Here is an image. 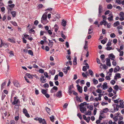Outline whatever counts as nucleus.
Segmentation results:
<instances>
[{"instance_id":"f3484780","label":"nucleus","mask_w":124,"mask_h":124,"mask_svg":"<svg viewBox=\"0 0 124 124\" xmlns=\"http://www.w3.org/2000/svg\"><path fill=\"white\" fill-rule=\"evenodd\" d=\"M106 59V65L108 66H111V64L110 61V60L109 59L107 58Z\"/></svg>"},{"instance_id":"2f4dec72","label":"nucleus","mask_w":124,"mask_h":124,"mask_svg":"<svg viewBox=\"0 0 124 124\" xmlns=\"http://www.w3.org/2000/svg\"><path fill=\"white\" fill-rule=\"evenodd\" d=\"M112 7V5L111 4L108 5L107 6V8L108 9H111Z\"/></svg>"},{"instance_id":"c03bdc74","label":"nucleus","mask_w":124,"mask_h":124,"mask_svg":"<svg viewBox=\"0 0 124 124\" xmlns=\"http://www.w3.org/2000/svg\"><path fill=\"white\" fill-rule=\"evenodd\" d=\"M118 116H115L113 118V119L116 122L118 120Z\"/></svg>"},{"instance_id":"69168bd1","label":"nucleus","mask_w":124,"mask_h":124,"mask_svg":"<svg viewBox=\"0 0 124 124\" xmlns=\"http://www.w3.org/2000/svg\"><path fill=\"white\" fill-rule=\"evenodd\" d=\"M63 1L66 3H68L70 2L71 0H63Z\"/></svg>"},{"instance_id":"79ce46f5","label":"nucleus","mask_w":124,"mask_h":124,"mask_svg":"<svg viewBox=\"0 0 124 124\" xmlns=\"http://www.w3.org/2000/svg\"><path fill=\"white\" fill-rule=\"evenodd\" d=\"M114 89L116 91H118V90L119 88L118 86L117 85H115L114 87Z\"/></svg>"},{"instance_id":"9b49d317","label":"nucleus","mask_w":124,"mask_h":124,"mask_svg":"<svg viewBox=\"0 0 124 124\" xmlns=\"http://www.w3.org/2000/svg\"><path fill=\"white\" fill-rule=\"evenodd\" d=\"M77 86L79 92L80 93H82V87L80 86L79 85H77Z\"/></svg>"},{"instance_id":"ea45409f","label":"nucleus","mask_w":124,"mask_h":124,"mask_svg":"<svg viewBox=\"0 0 124 124\" xmlns=\"http://www.w3.org/2000/svg\"><path fill=\"white\" fill-rule=\"evenodd\" d=\"M43 86L45 88H48L49 87V85L47 83H46Z\"/></svg>"},{"instance_id":"a18cd8bd","label":"nucleus","mask_w":124,"mask_h":124,"mask_svg":"<svg viewBox=\"0 0 124 124\" xmlns=\"http://www.w3.org/2000/svg\"><path fill=\"white\" fill-rule=\"evenodd\" d=\"M11 23L13 25L15 26H17V23L15 22L14 21H11Z\"/></svg>"},{"instance_id":"13d9d810","label":"nucleus","mask_w":124,"mask_h":124,"mask_svg":"<svg viewBox=\"0 0 124 124\" xmlns=\"http://www.w3.org/2000/svg\"><path fill=\"white\" fill-rule=\"evenodd\" d=\"M115 83L116 81L114 80H112L110 82L111 84L112 85L114 84Z\"/></svg>"},{"instance_id":"c756f323","label":"nucleus","mask_w":124,"mask_h":124,"mask_svg":"<svg viewBox=\"0 0 124 124\" xmlns=\"http://www.w3.org/2000/svg\"><path fill=\"white\" fill-rule=\"evenodd\" d=\"M116 2L119 4H122V0H116Z\"/></svg>"},{"instance_id":"a19ab883","label":"nucleus","mask_w":124,"mask_h":124,"mask_svg":"<svg viewBox=\"0 0 124 124\" xmlns=\"http://www.w3.org/2000/svg\"><path fill=\"white\" fill-rule=\"evenodd\" d=\"M14 85L16 87H18L19 85V84L17 82H14Z\"/></svg>"},{"instance_id":"7c9ffc66","label":"nucleus","mask_w":124,"mask_h":124,"mask_svg":"<svg viewBox=\"0 0 124 124\" xmlns=\"http://www.w3.org/2000/svg\"><path fill=\"white\" fill-rule=\"evenodd\" d=\"M28 53L29 54L31 55H33V52L31 50H29L28 51Z\"/></svg>"},{"instance_id":"0eeeda50","label":"nucleus","mask_w":124,"mask_h":124,"mask_svg":"<svg viewBox=\"0 0 124 124\" xmlns=\"http://www.w3.org/2000/svg\"><path fill=\"white\" fill-rule=\"evenodd\" d=\"M120 105H119V107L122 108L124 107V101L123 100H120L119 101Z\"/></svg>"},{"instance_id":"4c0bfd02","label":"nucleus","mask_w":124,"mask_h":124,"mask_svg":"<svg viewBox=\"0 0 124 124\" xmlns=\"http://www.w3.org/2000/svg\"><path fill=\"white\" fill-rule=\"evenodd\" d=\"M119 16L121 17H123L124 16V13L123 12H120L119 14Z\"/></svg>"},{"instance_id":"1a4fd4ad","label":"nucleus","mask_w":124,"mask_h":124,"mask_svg":"<svg viewBox=\"0 0 124 124\" xmlns=\"http://www.w3.org/2000/svg\"><path fill=\"white\" fill-rule=\"evenodd\" d=\"M102 87L103 90H105L108 88L107 84L106 82L104 83L103 85H102Z\"/></svg>"},{"instance_id":"a211bd4d","label":"nucleus","mask_w":124,"mask_h":124,"mask_svg":"<svg viewBox=\"0 0 124 124\" xmlns=\"http://www.w3.org/2000/svg\"><path fill=\"white\" fill-rule=\"evenodd\" d=\"M66 21L64 19H63L62 20V25L64 27L66 25Z\"/></svg>"},{"instance_id":"dca6fc26","label":"nucleus","mask_w":124,"mask_h":124,"mask_svg":"<svg viewBox=\"0 0 124 124\" xmlns=\"http://www.w3.org/2000/svg\"><path fill=\"white\" fill-rule=\"evenodd\" d=\"M108 56L110 59L113 60H114L115 57V56L112 54H109Z\"/></svg>"},{"instance_id":"f704fd0d","label":"nucleus","mask_w":124,"mask_h":124,"mask_svg":"<svg viewBox=\"0 0 124 124\" xmlns=\"http://www.w3.org/2000/svg\"><path fill=\"white\" fill-rule=\"evenodd\" d=\"M15 6V5L14 4H12L8 5V6L10 8H12L14 7Z\"/></svg>"},{"instance_id":"5701e85b","label":"nucleus","mask_w":124,"mask_h":124,"mask_svg":"<svg viewBox=\"0 0 124 124\" xmlns=\"http://www.w3.org/2000/svg\"><path fill=\"white\" fill-rule=\"evenodd\" d=\"M6 82H4L1 85V88L2 89H3L5 87V85L6 84Z\"/></svg>"},{"instance_id":"f257e3e1","label":"nucleus","mask_w":124,"mask_h":124,"mask_svg":"<svg viewBox=\"0 0 124 124\" xmlns=\"http://www.w3.org/2000/svg\"><path fill=\"white\" fill-rule=\"evenodd\" d=\"M113 107L110 109L111 111L113 113H114L116 111H118L119 108V105L117 104H115L113 105Z\"/></svg>"},{"instance_id":"49530a36","label":"nucleus","mask_w":124,"mask_h":124,"mask_svg":"<svg viewBox=\"0 0 124 124\" xmlns=\"http://www.w3.org/2000/svg\"><path fill=\"white\" fill-rule=\"evenodd\" d=\"M80 110L81 112L82 113L84 112V107H82L80 108Z\"/></svg>"},{"instance_id":"603ef678","label":"nucleus","mask_w":124,"mask_h":124,"mask_svg":"<svg viewBox=\"0 0 124 124\" xmlns=\"http://www.w3.org/2000/svg\"><path fill=\"white\" fill-rule=\"evenodd\" d=\"M99 102H94V106L95 107H97L99 104Z\"/></svg>"},{"instance_id":"0e129e2a","label":"nucleus","mask_w":124,"mask_h":124,"mask_svg":"<svg viewBox=\"0 0 124 124\" xmlns=\"http://www.w3.org/2000/svg\"><path fill=\"white\" fill-rule=\"evenodd\" d=\"M66 57L67 59L69 60H71V56L70 55H67Z\"/></svg>"},{"instance_id":"338daca9","label":"nucleus","mask_w":124,"mask_h":124,"mask_svg":"<svg viewBox=\"0 0 124 124\" xmlns=\"http://www.w3.org/2000/svg\"><path fill=\"white\" fill-rule=\"evenodd\" d=\"M63 71L65 74L67 73L68 72V70L67 69H65V68L63 69Z\"/></svg>"},{"instance_id":"4be33fe9","label":"nucleus","mask_w":124,"mask_h":124,"mask_svg":"<svg viewBox=\"0 0 124 124\" xmlns=\"http://www.w3.org/2000/svg\"><path fill=\"white\" fill-rule=\"evenodd\" d=\"M120 24V23L118 21H117L114 24V27H116V26H118Z\"/></svg>"},{"instance_id":"f8f14e48","label":"nucleus","mask_w":124,"mask_h":124,"mask_svg":"<svg viewBox=\"0 0 124 124\" xmlns=\"http://www.w3.org/2000/svg\"><path fill=\"white\" fill-rule=\"evenodd\" d=\"M62 96V91H59L56 94V96L60 98Z\"/></svg>"},{"instance_id":"423d86ee","label":"nucleus","mask_w":124,"mask_h":124,"mask_svg":"<svg viewBox=\"0 0 124 124\" xmlns=\"http://www.w3.org/2000/svg\"><path fill=\"white\" fill-rule=\"evenodd\" d=\"M41 82V83H45L46 82V79L43 76H41V78H40Z\"/></svg>"},{"instance_id":"bb28decb","label":"nucleus","mask_w":124,"mask_h":124,"mask_svg":"<svg viewBox=\"0 0 124 124\" xmlns=\"http://www.w3.org/2000/svg\"><path fill=\"white\" fill-rule=\"evenodd\" d=\"M45 108L48 114H49L50 112V109L47 107H46Z\"/></svg>"},{"instance_id":"412c9836","label":"nucleus","mask_w":124,"mask_h":124,"mask_svg":"<svg viewBox=\"0 0 124 124\" xmlns=\"http://www.w3.org/2000/svg\"><path fill=\"white\" fill-rule=\"evenodd\" d=\"M26 76H27L29 78L31 79L32 78V75H31L30 74L27 73L26 74Z\"/></svg>"},{"instance_id":"09e8293b","label":"nucleus","mask_w":124,"mask_h":124,"mask_svg":"<svg viewBox=\"0 0 124 124\" xmlns=\"http://www.w3.org/2000/svg\"><path fill=\"white\" fill-rule=\"evenodd\" d=\"M114 115L115 116H118V117L121 116V114L119 112H118L115 114Z\"/></svg>"},{"instance_id":"f03ea898","label":"nucleus","mask_w":124,"mask_h":124,"mask_svg":"<svg viewBox=\"0 0 124 124\" xmlns=\"http://www.w3.org/2000/svg\"><path fill=\"white\" fill-rule=\"evenodd\" d=\"M47 20V16L46 15L43 14L41 18V22L44 24H45L48 22Z\"/></svg>"},{"instance_id":"393cba45","label":"nucleus","mask_w":124,"mask_h":124,"mask_svg":"<svg viewBox=\"0 0 124 124\" xmlns=\"http://www.w3.org/2000/svg\"><path fill=\"white\" fill-rule=\"evenodd\" d=\"M11 13L12 14L13 17H15L16 15V12L15 11H12L11 12Z\"/></svg>"},{"instance_id":"aec40b11","label":"nucleus","mask_w":124,"mask_h":124,"mask_svg":"<svg viewBox=\"0 0 124 124\" xmlns=\"http://www.w3.org/2000/svg\"><path fill=\"white\" fill-rule=\"evenodd\" d=\"M77 57H76L75 56L74 59L73 61V64L74 65H76L77 64Z\"/></svg>"},{"instance_id":"4d7b16f0","label":"nucleus","mask_w":124,"mask_h":124,"mask_svg":"<svg viewBox=\"0 0 124 124\" xmlns=\"http://www.w3.org/2000/svg\"><path fill=\"white\" fill-rule=\"evenodd\" d=\"M90 120V118L89 116H88L86 119V121L87 123L89 122V121Z\"/></svg>"},{"instance_id":"7ed1b4c3","label":"nucleus","mask_w":124,"mask_h":124,"mask_svg":"<svg viewBox=\"0 0 124 124\" xmlns=\"http://www.w3.org/2000/svg\"><path fill=\"white\" fill-rule=\"evenodd\" d=\"M103 8L102 6L101 5H99V14H98V16L100 17L101 15V13L103 11Z\"/></svg>"},{"instance_id":"4468645a","label":"nucleus","mask_w":124,"mask_h":124,"mask_svg":"<svg viewBox=\"0 0 124 124\" xmlns=\"http://www.w3.org/2000/svg\"><path fill=\"white\" fill-rule=\"evenodd\" d=\"M120 74L119 73H116V74L115 76L114 77V79L116 80L117 79L119 78H121Z\"/></svg>"},{"instance_id":"ddd939ff","label":"nucleus","mask_w":124,"mask_h":124,"mask_svg":"<svg viewBox=\"0 0 124 124\" xmlns=\"http://www.w3.org/2000/svg\"><path fill=\"white\" fill-rule=\"evenodd\" d=\"M3 46L5 47H7L8 46V44L6 43H3L2 41H1V44H0V47Z\"/></svg>"},{"instance_id":"e2e57ef3","label":"nucleus","mask_w":124,"mask_h":124,"mask_svg":"<svg viewBox=\"0 0 124 124\" xmlns=\"http://www.w3.org/2000/svg\"><path fill=\"white\" fill-rule=\"evenodd\" d=\"M123 26L121 25H120L118 26L117 27V28L119 29H123Z\"/></svg>"},{"instance_id":"2eb2a0df","label":"nucleus","mask_w":124,"mask_h":124,"mask_svg":"<svg viewBox=\"0 0 124 124\" xmlns=\"http://www.w3.org/2000/svg\"><path fill=\"white\" fill-rule=\"evenodd\" d=\"M120 69V68L118 66H116L114 69V72L115 73L119 71V70Z\"/></svg>"},{"instance_id":"c85d7f7f","label":"nucleus","mask_w":124,"mask_h":124,"mask_svg":"<svg viewBox=\"0 0 124 124\" xmlns=\"http://www.w3.org/2000/svg\"><path fill=\"white\" fill-rule=\"evenodd\" d=\"M19 100L18 99H17L16 100H14V101L12 102V104L13 105H15L16 104H17L18 101Z\"/></svg>"},{"instance_id":"de8ad7c7","label":"nucleus","mask_w":124,"mask_h":124,"mask_svg":"<svg viewBox=\"0 0 124 124\" xmlns=\"http://www.w3.org/2000/svg\"><path fill=\"white\" fill-rule=\"evenodd\" d=\"M77 116L79 117L80 120L82 119V117L81 114L80 113H78L77 114Z\"/></svg>"},{"instance_id":"5fc2aeb1","label":"nucleus","mask_w":124,"mask_h":124,"mask_svg":"<svg viewBox=\"0 0 124 124\" xmlns=\"http://www.w3.org/2000/svg\"><path fill=\"white\" fill-rule=\"evenodd\" d=\"M112 63V64L114 66H115L116 65V62L114 60L113 61Z\"/></svg>"},{"instance_id":"6e6552de","label":"nucleus","mask_w":124,"mask_h":124,"mask_svg":"<svg viewBox=\"0 0 124 124\" xmlns=\"http://www.w3.org/2000/svg\"><path fill=\"white\" fill-rule=\"evenodd\" d=\"M108 16H110V17H109L108 18V19L110 21H111L113 20V16L112 14H109Z\"/></svg>"},{"instance_id":"e433bc0d","label":"nucleus","mask_w":124,"mask_h":124,"mask_svg":"<svg viewBox=\"0 0 124 124\" xmlns=\"http://www.w3.org/2000/svg\"><path fill=\"white\" fill-rule=\"evenodd\" d=\"M85 95V100L87 101L88 102L89 101H90L88 100V96L86 94H84Z\"/></svg>"},{"instance_id":"6ab92c4d","label":"nucleus","mask_w":124,"mask_h":124,"mask_svg":"<svg viewBox=\"0 0 124 124\" xmlns=\"http://www.w3.org/2000/svg\"><path fill=\"white\" fill-rule=\"evenodd\" d=\"M93 29L92 28V26H91L90 27V28L88 30L89 32L88 34H90L92 33L93 32V31H92Z\"/></svg>"},{"instance_id":"b1692460","label":"nucleus","mask_w":124,"mask_h":124,"mask_svg":"<svg viewBox=\"0 0 124 124\" xmlns=\"http://www.w3.org/2000/svg\"><path fill=\"white\" fill-rule=\"evenodd\" d=\"M91 111H88L87 112H86L85 113V115H90L91 114Z\"/></svg>"},{"instance_id":"052dcab7","label":"nucleus","mask_w":124,"mask_h":124,"mask_svg":"<svg viewBox=\"0 0 124 124\" xmlns=\"http://www.w3.org/2000/svg\"><path fill=\"white\" fill-rule=\"evenodd\" d=\"M9 53L10 54V55H9L10 56H12L14 55L13 52L12 51H10V52H9Z\"/></svg>"},{"instance_id":"58836bf2","label":"nucleus","mask_w":124,"mask_h":124,"mask_svg":"<svg viewBox=\"0 0 124 124\" xmlns=\"http://www.w3.org/2000/svg\"><path fill=\"white\" fill-rule=\"evenodd\" d=\"M108 111V109L107 108L104 109L103 110V112L104 113H106Z\"/></svg>"},{"instance_id":"3c124183","label":"nucleus","mask_w":124,"mask_h":124,"mask_svg":"<svg viewBox=\"0 0 124 124\" xmlns=\"http://www.w3.org/2000/svg\"><path fill=\"white\" fill-rule=\"evenodd\" d=\"M23 111L24 114L28 112L27 111L26 108H24L23 110Z\"/></svg>"},{"instance_id":"6e6d98bb","label":"nucleus","mask_w":124,"mask_h":124,"mask_svg":"<svg viewBox=\"0 0 124 124\" xmlns=\"http://www.w3.org/2000/svg\"><path fill=\"white\" fill-rule=\"evenodd\" d=\"M50 72L52 75H53L55 72V70H53Z\"/></svg>"},{"instance_id":"774afa93","label":"nucleus","mask_w":124,"mask_h":124,"mask_svg":"<svg viewBox=\"0 0 124 124\" xmlns=\"http://www.w3.org/2000/svg\"><path fill=\"white\" fill-rule=\"evenodd\" d=\"M58 75H55L54 78V80H58Z\"/></svg>"},{"instance_id":"bf43d9fd","label":"nucleus","mask_w":124,"mask_h":124,"mask_svg":"<svg viewBox=\"0 0 124 124\" xmlns=\"http://www.w3.org/2000/svg\"><path fill=\"white\" fill-rule=\"evenodd\" d=\"M5 8L4 7H2L1 8V11L2 12H3V13H4L5 12Z\"/></svg>"},{"instance_id":"37998d69","label":"nucleus","mask_w":124,"mask_h":124,"mask_svg":"<svg viewBox=\"0 0 124 124\" xmlns=\"http://www.w3.org/2000/svg\"><path fill=\"white\" fill-rule=\"evenodd\" d=\"M105 117V116H102L101 115H100L99 117V120L101 121V120L102 118H104Z\"/></svg>"},{"instance_id":"c9c22d12","label":"nucleus","mask_w":124,"mask_h":124,"mask_svg":"<svg viewBox=\"0 0 124 124\" xmlns=\"http://www.w3.org/2000/svg\"><path fill=\"white\" fill-rule=\"evenodd\" d=\"M41 92L43 94L45 95L46 93V90L44 89L42 90H41Z\"/></svg>"},{"instance_id":"20e7f679","label":"nucleus","mask_w":124,"mask_h":124,"mask_svg":"<svg viewBox=\"0 0 124 124\" xmlns=\"http://www.w3.org/2000/svg\"><path fill=\"white\" fill-rule=\"evenodd\" d=\"M38 121L39 122V123H42V124H47L46 122L45 119H42V118H39L38 119Z\"/></svg>"},{"instance_id":"680f3d73","label":"nucleus","mask_w":124,"mask_h":124,"mask_svg":"<svg viewBox=\"0 0 124 124\" xmlns=\"http://www.w3.org/2000/svg\"><path fill=\"white\" fill-rule=\"evenodd\" d=\"M97 92L98 93H101L102 92L101 90L99 89H98L96 90Z\"/></svg>"},{"instance_id":"8fccbe9b","label":"nucleus","mask_w":124,"mask_h":124,"mask_svg":"<svg viewBox=\"0 0 124 124\" xmlns=\"http://www.w3.org/2000/svg\"><path fill=\"white\" fill-rule=\"evenodd\" d=\"M105 79L107 80H110V78L109 76H107L106 77Z\"/></svg>"},{"instance_id":"39448f33","label":"nucleus","mask_w":124,"mask_h":124,"mask_svg":"<svg viewBox=\"0 0 124 124\" xmlns=\"http://www.w3.org/2000/svg\"><path fill=\"white\" fill-rule=\"evenodd\" d=\"M85 64L86 66H84L82 70L84 71H86L87 70V69H87H88L89 68V66L87 63H86L85 64Z\"/></svg>"},{"instance_id":"9d476101","label":"nucleus","mask_w":124,"mask_h":124,"mask_svg":"<svg viewBox=\"0 0 124 124\" xmlns=\"http://www.w3.org/2000/svg\"><path fill=\"white\" fill-rule=\"evenodd\" d=\"M73 85H70L69 87V89L68 90V92L70 94L72 93L73 91L71 90L72 88H73Z\"/></svg>"},{"instance_id":"864d4df0","label":"nucleus","mask_w":124,"mask_h":124,"mask_svg":"<svg viewBox=\"0 0 124 124\" xmlns=\"http://www.w3.org/2000/svg\"><path fill=\"white\" fill-rule=\"evenodd\" d=\"M116 36L115 34L114 33H112L110 35V36L111 38H114Z\"/></svg>"},{"instance_id":"cd10ccee","label":"nucleus","mask_w":124,"mask_h":124,"mask_svg":"<svg viewBox=\"0 0 124 124\" xmlns=\"http://www.w3.org/2000/svg\"><path fill=\"white\" fill-rule=\"evenodd\" d=\"M8 41L14 43H15V40L13 39H8Z\"/></svg>"},{"instance_id":"a878e982","label":"nucleus","mask_w":124,"mask_h":124,"mask_svg":"<svg viewBox=\"0 0 124 124\" xmlns=\"http://www.w3.org/2000/svg\"><path fill=\"white\" fill-rule=\"evenodd\" d=\"M50 119L51 121L52 122H54V116L52 115L50 117Z\"/></svg>"},{"instance_id":"72a5a7b5","label":"nucleus","mask_w":124,"mask_h":124,"mask_svg":"<svg viewBox=\"0 0 124 124\" xmlns=\"http://www.w3.org/2000/svg\"><path fill=\"white\" fill-rule=\"evenodd\" d=\"M93 83L95 84H96L98 83V81L94 78L93 79Z\"/></svg>"},{"instance_id":"473e14b6","label":"nucleus","mask_w":124,"mask_h":124,"mask_svg":"<svg viewBox=\"0 0 124 124\" xmlns=\"http://www.w3.org/2000/svg\"><path fill=\"white\" fill-rule=\"evenodd\" d=\"M89 72L90 75L92 76L93 75V72L91 70H88Z\"/></svg>"}]
</instances>
